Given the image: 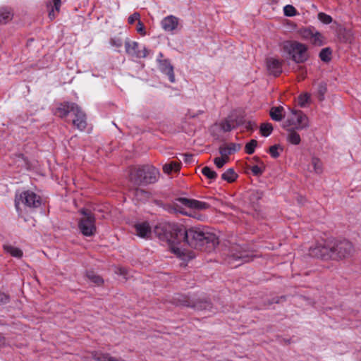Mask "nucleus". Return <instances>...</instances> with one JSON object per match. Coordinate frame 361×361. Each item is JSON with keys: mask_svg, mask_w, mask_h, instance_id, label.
Here are the masks:
<instances>
[{"mask_svg": "<svg viewBox=\"0 0 361 361\" xmlns=\"http://www.w3.org/2000/svg\"><path fill=\"white\" fill-rule=\"evenodd\" d=\"M284 15L286 16H294L297 14V11L292 5H286L283 8Z\"/></svg>", "mask_w": 361, "mask_h": 361, "instance_id": "obj_34", "label": "nucleus"}, {"mask_svg": "<svg viewBox=\"0 0 361 361\" xmlns=\"http://www.w3.org/2000/svg\"><path fill=\"white\" fill-rule=\"evenodd\" d=\"M116 273L123 276H126V270L124 268H118L116 271Z\"/></svg>", "mask_w": 361, "mask_h": 361, "instance_id": "obj_45", "label": "nucleus"}, {"mask_svg": "<svg viewBox=\"0 0 361 361\" xmlns=\"http://www.w3.org/2000/svg\"><path fill=\"white\" fill-rule=\"evenodd\" d=\"M283 111L282 106L272 107L270 110V116L273 120L280 121L283 118Z\"/></svg>", "mask_w": 361, "mask_h": 361, "instance_id": "obj_22", "label": "nucleus"}, {"mask_svg": "<svg viewBox=\"0 0 361 361\" xmlns=\"http://www.w3.org/2000/svg\"><path fill=\"white\" fill-rule=\"evenodd\" d=\"M178 201L183 205L197 210H206L210 207L209 204L192 199L179 198Z\"/></svg>", "mask_w": 361, "mask_h": 361, "instance_id": "obj_12", "label": "nucleus"}, {"mask_svg": "<svg viewBox=\"0 0 361 361\" xmlns=\"http://www.w3.org/2000/svg\"><path fill=\"white\" fill-rule=\"evenodd\" d=\"M81 213L84 216L79 221L80 231L85 236H92L96 231L95 219L90 212L82 210Z\"/></svg>", "mask_w": 361, "mask_h": 361, "instance_id": "obj_7", "label": "nucleus"}, {"mask_svg": "<svg viewBox=\"0 0 361 361\" xmlns=\"http://www.w3.org/2000/svg\"><path fill=\"white\" fill-rule=\"evenodd\" d=\"M273 130V127L271 123H262L260 126V131L263 136H269Z\"/></svg>", "mask_w": 361, "mask_h": 361, "instance_id": "obj_30", "label": "nucleus"}, {"mask_svg": "<svg viewBox=\"0 0 361 361\" xmlns=\"http://www.w3.org/2000/svg\"><path fill=\"white\" fill-rule=\"evenodd\" d=\"M282 49L295 63H304L309 58L307 47L297 41H286L282 44Z\"/></svg>", "mask_w": 361, "mask_h": 361, "instance_id": "obj_2", "label": "nucleus"}, {"mask_svg": "<svg viewBox=\"0 0 361 361\" xmlns=\"http://www.w3.org/2000/svg\"><path fill=\"white\" fill-rule=\"evenodd\" d=\"M279 147V145H273L270 147L269 152L272 157L276 158L279 156V153L278 152Z\"/></svg>", "mask_w": 361, "mask_h": 361, "instance_id": "obj_41", "label": "nucleus"}, {"mask_svg": "<svg viewBox=\"0 0 361 361\" xmlns=\"http://www.w3.org/2000/svg\"><path fill=\"white\" fill-rule=\"evenodd\" d=\"M310 98V95L307 93L300 94L298 97V103L300 106L303 107L307 103H308Z\"/></svg>", "mask_w": 361, "mask_h": 361, "instance_id": "obj_36", "label": "nucleus"}, {"mask_svg": "<svg viewBox=\"0 0 361 361\" xmlns=\"http://www.w3.org/2000/svg\"><path fill=\"white\" fill-rule=\"evenodd\" d=\"M154 233L161 240L169 244L173 253L181 258L186 255L185 249L178 245L182 243L196 249L205 246L204 249L208 252L214 250L219 244V239L215 234L197 227L185 229L183 226L160 224L155 226Z\"/></svg>", "mask_w": 361, "mask_h": 361, "instance_id": "obj_1", "label": "nucleus"}, {"mask_svg": "<svg viewBox=\"0 0 361 361\" xmlns=\"http://www.w3.org/2000/svg\"><path fill=\"white\" fill-rule=\"evenodd\" d=\"M126 52L137 58H145L148 54V51L143 47L142 50L139 49L140 44L137 42L126 41L125 43Z\"/></svg>", "mask_w": 361, "mask_h": 361, "instance_id": "obj_10", "label": "nucleus"}, {"mask_svg": "<svg viewBox=\"0 0 361 361\" xmlns=\"http://www.w3.org/2000/svg\"><path fill=\"white\" fill-rule=\"evenodd\" d=\"M140 14L138 13H134L131 16H129L128 21L129 24H133L135 21L137 20V22L140 20Z\"/></svg>", "mask_w": 361, "mask_h": 361, "instance_id": "obj_43", "label": "nucleus"}, {"mask_svg": "<svg viewBox=\"0 0 361 361\" xmlns=\"http://www.w3.org/2000/svg\"><path fill=\"white\" fill-rule=\"evenodd\" d=\"M331 51L329 48L323 49L319 54V57L323 61H329L331 59Z\"/></svg>", "mask_w": 361, "mask_h": 361, "instance_id": "obj_32", "label": "nucleus"}, {"mask_svg": "<svg viewBox=\"0 0 361 361\" xmlns=\"http://www.w3.org/2000/svg\"><path fill=\"white\" fill-rule=\"evenodd\" d=\"M291 115L283 124V128L292 126L293 129L303 130L309 127L308 117L301 111L290 109Z\"/></svg>", "mask_w": 361, "mask_h": 361, "instance_id": "obj_6", "label": "nucleus"}, {"mask_svg": "<svg viewBox=\"0 0 361 361\" xmlns=\"http://www.w3.org/2000/svg\"><path fill=\"white\" fill-rule=\"evenodd\" d=\"M4 250L6 251V252L9 253L11 255L15 257H20L23 255L22 251L19 248L11 245L4 246Z\"/></svg>", "mask_w": 361, "mask_h": 361, "instance_id": "obj_27", "label": "nucleus"}, {"mask_svg": "<svg viewBox=\"0 0 361 361\" xmlns=\"http://www.w3.org/2000/svg\"><path fill=\"white\" fill-rule=\"evenodd\" d=\"M15 203L16 208L20 214L21 213V204L28 207H38L41 204V197L35 192L27 190L16 195Z\"/></svg>", "mask_w": 361, "mask_h": 361, "instance_id": "obj_5", "label": "nucleus"}, {"mask_svg": "<svg viewBox=\"0 0 361 361\" xmlns=\"http://www.w3.org/2000/svg\"><path fill=\"white\" fill-rule=\"evenodd\" d=\"M78 106L75 103L64 102L61 104L56 109V114L61 117H66L69 112H74Z\"/></svg>", "mask_w": 361, "mask_h": 361, "instance_id": "obj_17", "label": "nucleus"}, {"mask_svg": "<svg viewBox=\"0 0 361 361\" xmlns=\"http://www.w3.org/2000/svg\"><path fill=\"white\" fill-rule=\"evenodd\" d=\"M163 54H159L157 61L159 63V69L164 74L167 75L171 82H175V75L173 73V68L168 60H162Z\"/></svg>", "mask_w": 361, "mask_h": 361, "instance_id": "obj_11", "label": "nucleus"}, {"mask_svg": "<svg viewBox=\"0 0 361 361\" xmlns=\"http://www.w3.org/2000/svg\"><path fill=\"white\" fill-rule=\"evenodd\" d=\"M202 173L204 176L209 179H215L217 177V173L208 166H204L202 168Z\"/></svg>", "mask_w": 361, "mask_h": 361, "instance_id": "obj_29", "label": "nucleus"}, {"mask_svg": "<svg viewBox=\"0 0 361 361\" xmlns=\"http://www.w3.org/2000/svg\"><path fill=\"white\" fill-rule=\"evenodd\" d=\"M257 145V142L255 140H252L245 145V152L248 154H252L255 152V149Z\"/></svg>", "mask_w": 361, "mask_h": 361, "instance_id": "obj_33", "label": "nucleus"}, {"mask_svg": "<svg viewBox=\"0 0 361 361\" xmlns=\"http://www.w3.org/2000/svg\"><path fill=\"white\" fill-rule=\"evenodd\" d=\"M233 128L229 121H224L221 123V129L224 132L231 130Z\"/></svg>", "mask_w": 361, "mask_h": 361, "instance_id": "obj_40", "label": "nucleus"}, {"mask_svg": "<svg viewBox=\"0 0 361 361\" xmlns=\"http://www.w3.org/2000/svg\"><path fill=\"white\" fill-rule=\"evenodd\" d=\"M163 170L166 173H170L172 171H178L180 170V164L178 162L171 161L166 164L163 166Z\"/></svg>", "mask_w": 361, "mask_h": 361, "instance_id": "obj_24", "label": "nucleus"}, {"mask_svg": "<svg viewBox=\"0 0 361 361\" xmlns=\"http://www.w3.org/2000/svg\"><path fill=\"white\" fill-rule=\"evenodd\" d=\"M73 114L75 116L73 119V124L80 130H83L87 126L85 114L81 111L79 106L75 109Z\"/></svg>", "mask_w": 361, "mask_h": 361, "instance_id": "obj_14", "label": "nucleus"}, {"mask_svg": "<svg viewBox=\"0 0 361 361\" xmlns=\"http://www.w3.org/2000/svg\"><path fill=\"white\" fill-rule=\"evenodd\" d=\"M240 149V145L236 143H229L223 145L219 147V153L223 157L228 159V156Z\"/></svg>", "mask_w": 361, "mask_h": 361, "instance_id": "obj_20", "label": "nucleus"}, {"mask_svg": "<svg viewBox=\"0 0 361 361\" xmlns=\"http://www.w3.org/2000/svg\"><path fill=\"white\" fill-rule=\"evenodd\" d=\"M228 159L226 157H223L222 156L221 157H216L214 159V162L217 168L221 169L222 168Z\"/></svg>", "mask_w": 361, "mask_h": 361, "instance_id": "obj_38", "label": "nucleus"}, {"mask_svg": "<svg viewBox=\"0 0 361 361\" xmlns=\"http://www.w3.org/2000/svg\"><path fill=\"white\" fill-rule=\"evenodd\" d=\"M299 34L303 39L310 41L314 45L322 46L324 44L322 35L314 27L302 28Z\"/></svg>", "mask_w": 361, "mask_h": 361, "instance_id": "obj_8", "label": "nucleus"}, {"mask_svg": "<svg viewBox=\"0 0 361 361\" xmlns=\"http://www.w3.org/2000/svg\"><path fill=\"white\" fill-rule=\"evenodd\" d=\"M267 68L270 74L279 75L282 72L281 62L274 57L267 59Z\"/></svg>", "mask_w": 361, "mask_h": 361, "instance_id": "obj_15", "label": "nucleus"}, {"mask_svg": "<svg viewBox=\"0 0 361 361\" xmlns=\"http://www.w3.org/2000/svg\"><path fill=\"white\" fill-rule=\"evenodd\" d=\"M13 14L8 8L0 9V25L6 24L13 19Z\"/></svg>", "mask_w": 361, "mask_h": 361, "instance_id": "obj_21", "label": "nucleus"}, {"mask_svg": "<svg viewBox=\"0 0 361 361\" xmlns=\"http://www.w3.org/2000/svg\"><path fill=\"white\" fill-rule=\"evenodd\" d=\"M310 255L314 257H319L324 259H330L329 241L326 244H316L309 250Z\"/></svg>", "mask_w": 361, "mask_h": 361, "instance_id": "obj_9", "label": "nucleus"}, {"mask_svg": "<svg viewBox=\"0 0 361 361\" xmlns=\"http://www.w3.org/2000/svg\"><path fill=\"white\" fill-rule=\"evenodd\" d=\"M330 259L339 260L353 256L355 249L353 244L346 240L329 241Z\"/></svg>", "mask_w": 361, "mask_h": 361, "instance_id": "obj_3", "label": "nucleus"}, {"mask_svg": "<svg viewBox=\"0 0 361 361\" xmlns=\"http://www.w3.org/2000/svg\"><path fill=\"white\" fill-rule=\"evenodd\" d=\"M111 44L116 47H121L123 45V41L120 38H114L111 39Z\"/></svg>", "mask_w": 361, "mask_h": 361, "instance_id": "obj_44", "label": "nucleus"}, {"mask_svg": "<svg viewBox=\"0 0 361 361\" xmlns=\"http://www.w3.org/2000/svg\"><path fill=\"white\" fill-rule=\"evenodd\" d=\"M193 306L198 310H210L211 308V305L207 301L198 302L195 303Z\"/></svg>", "mask_w": 361, "mask_h": 361, "instance_id": "obj_35", "label": "nucleus"}, {"mask_svg": "<svg viewBox=\"0 0 361 361\" xmlns=\"http://www.w3.org/2000/svg\"><path fill=\"white\" fill-rule=\"evenodd\" d=\"M157 170L152 166L137 169L130 175V179L137 184H148L157 180Z\"/></svg>", "mask_w": 361, "mask_h": 361, "instance_id": "obj_4", "label": "nucleus"}, {"mask_svg": "<svg viewBox=\"0 0 361 361\" xmlns=\"http://www.w3.org/2000/svg\"><path fill=\"white\" fill-rule=\"evenodd\" d=\"M136 30L142 36H145L146 35L145 26L140 20L137 22Z\"/></svg>", "mask_w": 361, "mask_h": 361, "instance_id": "obj_42", "label": "nucleus"}, {"mask_svg": "<svg viewBox=\"0 0 361 361\" xmlns=\"http://www.w3.org/2000/svg\"><path fill=\"white\" fill-rule=\"evenodd\" d=\"M261 165L262 166H252L251 168V171L252 172V173L255 176H260L263 171H264V164L263 163H261Z\"/></svg>", "mask_w": 361, "mask_h": 361, "instance_id": "obj_39", "label": "nucleus"}, {"mask_svg": "<svg viewBox=\"0 0 361 361\" xmlns=\"http://www.w3.org/2000/svg\"><path fill=\"white\" fill-rule=\"evenodd\" d=\"M326 91H327V87L325 83L321 82L318 85L317 94H318V98L320 101H323L324 99V96H325Z\"/></svg>", "mask_w": 361, "mask_h": 361, "instance_id": "obj_28", "label": "nucleus"}, {"mask_svg": "<svg viewBox=\"0 0 361 361\" xmlns=\"http://www.w3.org/2000/svg\"><path fill=\"white\" fill-rule=\"evenodd\" d=\"M61 0H50L47 2L48 16L50 20H54L58 15L61 7Z\"/></svg>", "mask_w": 361, "mask_h": 361, "instance_id": "obj_16", "label": "nucleus"}, {"mask_svg": "<svg viewBox=\"0 0 361 361\" xmlns=\"http://www.w3.org/2000/svg\"><path fill=\"white\" fill-rule=\"evenodd\" d=\"M238 259H241L244 262H247L249 261V257L244 252H240L239 254H232L228 260L229 264H233V261H237Z\"/></svg>", "mask_w": 361, "mask_h": 361, "instance_id": "obj_26", "label": "nucleus"}, {"mask_svg": "<svg viewBox=\"0 0 361 361\" xmlns=\"http://www.w3.org/2000/svg\"><path fill=\"white\" fill-rule=\"evenodd\" d=\"M296 129H290L288 130L287 140L292 145H299L301 139L300 135L295 131Z\"/></svg>", "mask_w": 361, "mask_h": 361, "instance_id": "obj_23", "label": "nucleus"}, {"mask_svg": "<svg viewBox=\"0 0 361 361\" xmlns=\"http://www.w3.org/2000/svg\"><path fill=\"white\" fill-rule=\"evenodd\" d=\"M184 157V161L186 162H190L192 159V156L191 154H185Z\"/></svg>", "mask_w": 361, "mask_h": 361, "instance_id": "obj_46", "label": "nucleus"}, {"mask_svg": "<svg viewBox=\"0 0 361 361\" xmlns=\"http://www.w3.org/2000/svg\"><path fill=\"white\" fill-rule=\"evenodd\" d=\"M318 18L321 22H322L324 24H329L332 21L331 17L324 13H319L318 14Z\"/></svg>", "mask_w": 361, "mask_h": 361, "instance_id": "obj_37", "label": "nucleus"}, {"mask_svg": "<svg viewBox=\"0 0 361 361\" xmlns=\"http://www.w3.org/2000/svg\"><path fill=\"white\" fill-rule=\"evenodd\" d=\"M307 171L314 174H321L323 171V164L320 159L312 157L311 161L307 167Z\"/></svg>", "mask_w": 361, "mask_h": 361, "instance_id": "obj_18", "label": "nucleus"}, {"mask_svg": "<svg viewBox=\"0 0 361 361\" xmlns=\"http://www.w3.org/2000/svg\"><path fill=\"white\" fill-rule=\"evenodd\" d=\"M136 234L141 238H149L152 231L151 227L147 222L138 223L135 225Z\"/></svg>", "mask_w": 361, "mask_h": 361, "instance_id": "obj_19", "label": "nucleus"}, {"mask_svg": "<svg viewBox=\"0 0 361 361\" xmlns=\"http://www.w3.org/2000/svg\"><path fill=\"white\" fill-rule=\"evenodd\" d=\"M87 277L90 281V282L96 285H100L103 283L102 279L99 276L95 274L93 272L88 273L87 274Z\"/></svg>", "mask_w": 361, "mask_h": 361, "instance_id": "obj_31", "label": "nucleus"}, {"mask_svg": "<svg viewBox=\"0 0 361 361\" xmlns=\"http://www.w3.org/2000/svg\"><path fill=\"white\" fill-rule=\"evenodd\" d=\"M237 176V173L234 171L233 169H228L221 175L222 179L228 181V183L234 181L236 179Z\"/></svg>", "mask_w": 361, "mask_h": 361, "instance_id": "obj_25", "label": "nucleus"}, {"mask_svg": "<svg viewBox=\"0 0 361 361\" xmlns=\"http://www.w3.org/2000/svg\"><path fill=\"white\" fill-rule=\"evenodd\" d=\"M162 29L168 32H172L176 30L179 25V19L172 15L163 18L161 22Z\"/></svg>", "mask_w": 361, "mask_h": 361, "instance_id": "obj_13", "label": "nucleus"}, {"mask_svg": "<svg viewBox=\"0 0 361 361\" xmlns=\"http://www.w3.org/2000/svg\"><path fill=\"white\" fill-rule=\"evenodd\" d=\"M0 296L1 297L0 299V302H4L7 300V298L6 295H0Z\"/></svg>", "mask_w": 361, "mask_h": 361, "instance_id": "obj_47", "label": "nucleus"}]
</instances>
